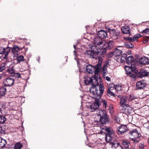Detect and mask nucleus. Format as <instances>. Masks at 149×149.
Here are the masks:
<instances>
[{
  "label": "nucleus",
  "instance_id": "nucleus-1",
  "mask_svg": "<svg viewBox=\"0 0 149 149\" xmlns=\"http://www.w3.org/2000/svg\"><path fill=\"white\" fill-rule=\"evenodd\" d=\"M108 96H112L116 98V97L120 99L119 104L120 106H123L124 105L129 104V102L132 101L135 99L137 98L138 97L136 96H134V94H131L126 95H117L115 94H107Z\"/></svg>",
  "mask_w": 149,
  "mask_h": 149
},
{
  "label": "nucleus",
  "instance_id": "nucleus-2",
  "mask_svg": "<svg viewBox=\"0 0 149 149\" xmlns=\"http://www.w3.org/2000/svg\"><path fill=\"white\" fill-rule=\"evenodd\" d=\"M102 61V59H100L99 60L98 63L97 64V66L95 71V76L91 77L92 85L98 86L99 84L98 81V80H99L100 81H101V79L100 78L99 73H100V70L101 68Z\"/></svg>",
  "mask_w": 149,
  "mask_h": 149
},
{
  "label": "nucleus",
  "instance_id": "nucleus-3",
  "mask_svg": "<svg viewBox=\"0 0 149 149\" xmlns=\"http://www.w3.org/2000/svg\"><path fill=\"white\" fill-rule=\"evenodd\" d=\"M91 49V50L86 52L85 54L88 57L92 58H95L97 54L100 53L101 51L100 48L95 45L92 46Z\"/></svg>",
  "mask_w": 149,
  "mask_h": 149
},
{
  "label": "nucleus",
  "instance_id": "nucleus-4",
  "mask_svg": "<svg viewBox=\"0 0 149 149\" xmlns=\"http://www.w3.org/2000/svg\"><path fill=\"white\" fill-rule=\"evenodd\" d=\"M93 96L95 97L94 98L95 100V102L93 103L90 105V108L91 109L93 110L91 111H93L98 109L100 105V102L101 97L102 94H100L97 95L98 94H93Z\"/></svg>",
  "mask_w": 149,
  "mask_h": 149
},
{
  "label": "nucleus",
  "instance_id": "nucleus-5",
  "mask_svg": "<svg viewBox=\"0 0 149 149\" xmlns=\"http://www.w3.org/2000/svg\"><path fill=\"white\" fill-rule=\"evenodd\" d=\"M105 137L106 141L109 143L113 140V138L115 136V132L110 127H106L105 128Z\"/></svg>",
  "mask_w": 149,
  "mask_h": 149
},
{
  "label": "nucleus",
  "instance_id": "nucleus-6",
  "mask_svg": "<svg viewBox=\"0 0 149 149\" xmlns=\"http://www.w3.org/2000/svg\"><path fill=\"white\" fill-rule=\"evenodd\" d=\"M98 115L100 117V121L102 124H106L108 121L109 116L104 110H100Z\"/></svg>",
  "mask_w": 149,
  "mask_h": 149
},
{
  "label": "nucleus",
  "instance_id": "nucleus-7",
  "mask_svg": "<svg viewBox=\"0 0 149 149\" xmlns=\"http://www.w3.org/2000/svg\"><path fill=\"white\" fill-rule=\"evenodd\" d=\"M129 130L126 125H121L120 126L117 128L116 132L118 135L123 134L125 132H128Z\"/></svg>",
  "mask_w": 149,
  "mask_h": 149
},
{
  "label": "nucleus",
  "instance_id": "nucleus-8",
  "mask_svg": "<svg viewBox=\"0 0 149 149\" xmlns=\"http://www.w3.org/2000/svg\"><path fill=\"white\" fill-rule=\"evenodd\" d=\"M111 56L113 55L114 56V59L117 62H119L121 60V55L122 54V51L117 49H115L114 51L111 54Z\"/></svg>",
  "mask_w": 149,
  "mask_h": 149
},
{
  "label": "nucleus",
  "instance_id": "nucleus-9",
  "mask_svg": "<svg viewBox=\"0 0 149 149\" xmlns=\"http://www.w3.org/2000/svg\"><path fill=\"white\" fill-rule=\"evenodd\" d=\"M120 32L114 29H112L110 31V35L113 39L118 38L119 37Z\"/></svg>",
  "mask_w": 149,
  "mask_h": 149
},
{
  "label": "nucleus",
  "instance_id": "nucleus-10",
  "mask_svg": "<svg viewBox=\"0 0 149 149\" xmlns=\"http://www.w3.org/2000/svg\"><path fill=\"white\" fill-rule=\"evenodd\" d=\"M114 42L112 41H110L107 43H105V44L103 46H101V48L102 49H105L107 48L108 47V48L109 49H110L113 48L114 46Z\"/></svg>",
  "mask_w": 149,
  "mask_h": 149
},
{
  "label": "nucleus",
  "instance_id": "nucleus-11",
  "mask_svg": "<svg viewBox=\"0 0 149 149\" xmlns=\"http://www.w3.org/2000/svg\"><path fill=\"white\" fill-rule=\"evenodd\" d=\"M14 83V80L13 78L10 77H8L6 78V83L4 84L5 86H12Z\"/></svg>",
  "mask_w": 149,
  "mask_h": 149
},
{
  "label": "nucleus",
  "instance_id": "nucleus-12",
  "mask_svg": "<svg viewBox=\"0 0 149 149\" xmlns=\"http://www.w3.org/2000/svg\"><path fill=\"white\" fill-rule=\"evenodd\" d=\"M86 70L88 73L90 74H93L94 72H95L96 68L97 66V65L96 66H92L90 65H86Z\"/></svg>",
  "mask_w": 149,
  "mask_h": 149
},
{
  "label": "nucleus",
  "instance_id": "nucleus-13",
  "mask_svg": "<svg viewBox=\"0 0 149 149\" xmlns=\"http://www.w3.org/2000/svg\"><path fill=\"white\" fill-rule=\"evenodd\" d=\"M131 67L126 65L125 66V70L126 71V73L128 76L133 78H135L136 77V75L134 74H133L131 72Z\"/></svg>",
  "mask_w": 149,
  "mask_h": 149
},
{
  "label": "nucleus",
  "instance_id": "nucleus-14",
  "mask_svg": "<svg viewBox=\"0 0 149 149\" xmlns=\"http://www.w3.org/2000/svg\"><path fill=\"white\" fill-rule=\"evenodd\" d=\"M140 64L143 65H148L149 64V58L144 56L141 58L139 60Z\"/></svg>",
  "mask_w": 149,
  "mask_h": 149
},
{
  "label": "nucleus",
  "instance_id": "nucleus-15",
  "mask_svg": "<svg viewBox=\"0 0 149 149\" xmlns=\"http://www.w3.org/2000/svg\"><path fill=\"white\" fill-rule=\"evenodd\" d=\"M97 35L98 37L102 39L106 38L107 36V32L106 31L102 30L98 31Z\"/></svg>",
  "mask_w": 149,
  "mask_h": 149
},
{
  "label": "nucleus",
  "instance_id": "nucleus-16",
  "mask_svg": "<svg viewBox=\"0 0 149 149\" xmlns=\"http://www.w3.org/2000/svg\"><path fill=\"white\" fill-rule=\"evenodd\" d=\"M129 134L130 135L133 136L135 139H137L140 136V134H139L138 131L136 129L130 130L129 132Z\"/></svg>",
  "mask_w": 149,
  "mask_h": 149
},
{
  "label": "nucleus",
  "instance_id": "nucleus-17",
  "mask_svg": "<svg viewBox=\"0 0 149 149\" xmlns=\"http://www.w3.org/2000/svg\"><path fill=\"white\" fill-rule=\"evenodd\" d=\"M102 40L99 37H97L95 38L94 41V44L96 45H104L105 44V42H102Z\"/></svg>",
  "mask_w": 149,
  "mask_h": 149
},
{
  "label": "nucleus",
  "instance_id": "nucleus-18",
  "mask_svg": "<svg viewBox=\"0 0 149 149\" xmlns=\"http://www.w3.org/2000/svg\"><path fill=\"white\" fill-rule=\"evenodd\" d=\"M146 84L143 81L138 82L136 84V87L138 89H141L146 86Z\"/></svg>",
  "mask_w": 149,
  "mask_h": 149
},
{
  "label": "nucleus",
  "instance_id": "nucleus-19",
  "mask_svg": "<svg viewBox=\"0 0 149 149\" xmlns=\"http://www.w3.org/2000/svg\"><path fill=\"white\" fill-rule=\"evenodd\" d=\"M142 36L140 34H137L134 35L133 37H128L127 38V40H129L130 42H133L135 40L139 38Z\"/></svg>",
  "mask_w": 149,
  "mask_h": 149
},
{
  "label": "nucleus",
  "instance_id": "nucleus-20",
  "mask_svg": "<svg viewBox=\"0 0 149 149\" xmlns=\"http://www.w3.org/2000/svg\"><path fill=\"white\" fill-rule=\"evenodd\" d=\"M24 47H19L17 45H14L12 47H11V51L13 54H15L20 50H22Z\"/></svg>",
  "mask_w": 149,
  "mask_h": 149
},
{
  "label": "nucleus",
  "instance_id": "nucleus-21",
  "mask_svg": "<svg viewBox=\"0 0 149 149\" xmlns=\"http://www.w3.org/2000/svg\"><path fill=\"white\" fill-rule=\"evenodd\" d=\"M11 49V47H7L6 48H5L4 54H3V55L4 56H3V58L4 59H7L8 58L7 56L10 52Z\"/></svg>",
  "mask_w": 149,
  "mask_h": 149
},
{
  "label": "nucleus",
  "instance_id": "nucleus-22",
  "mask_svg": "<svg viewBox=\"0 0 149 149\" xmlns=\"http://www.w3.org/2000/svg\"><path fill=\"white\" fill-rule=\"evenodd\" d=\"M122 32L124 34H129L130 33V28L127 26H123L121 28Z\"/></svg>",
  "mask_w": 149,
  "mask_h": 149
},
{
  "label": "nucleus",
  "instance_id": "nucleus-23",
  "mask_svg": "<svg viewBox=\"0 0 149 149\" xmlns=\"http://www.w3.org/2000/svg\"><path fill=\"white\" fill-rule=\"evenodd\" d=\"M111 144L112 146L113 147H114L115 148H116L118 147V146H120V147L123 149V147L122 146L120 145V143L117 141H113L112 142H111Z\"/></svg>",
  "mask_w": 149,
  "mask_h": 149
},
{
  "label": "nucleus",
  "instance_id": "nucleus-24",
  "mask_svg": "<svg viewBox=\"0 0 149 149\" xmlns=\"http://www.w3.org/2000/svg\"><path fill=\"white\" fill-rule=\"evenodd\" d=\"M139 74L141 77L149 76V72H147L145 69L141 70L139 72Z\"/></svg>",
  "mask_w": 149,
  "mask_h": 149
},
{
  "label": "nucleus",
  "instance_id": "nucleus-25",
  "mask_svg": "<svg viewBox=\"0 0 149 149\" xmlns=\"http://www.w3.org/2000/svg\"><path fill=\"white\" fill-rule=\"evenodd\" d=\"M97 86L92 85L91 87L90 88L89 91L91 93H97L98 90L97 88Z\"/></svg>",
  "mask_w": 149,
  "mask_h": 149
},
{
  "label": "nucleus",
  "instance_id": "nucleus-26",
  "mask_svg": "<svg viewBox=\"0 0 149 149\" xmlns=\"http://www.w3.org/2000/svg\"><path fill=\"white\" fill-rule=\"evenodd\" d=\"M6 143V140L0 137V148H4Z\"/></svg>",
  "mask_w": 149,
  "mask_h": 149
},
{
  "label": "nucleus",
  "instance_id": "nucleus-27",
  "mask_svg": "<svg viewBox=\"0 0 149 149\" xmlns=\"http://www.w3.org/2000/svg\"><path fill=\"white\" fill-rule=\"evenodd\" d=\"M84 79V83L86 85H88L91 83V77L87 76L85 77Z\"/></svg>",
  "mask_w": 149,
  "mask_h": 149
},
{
  "label": "nucleus",
  "instance_id": "nucleus-28",
  "mask_svg": "<svg viewBox=\"0 0 149 149\" xmlns=\"http://www.w3.org/2000/svg\"><path fill=\"white\" fill-rule=\"evenodd\" d=\"M113 86H114L115 90L117 92L123 90V87L121 85L118 84L116 85H113Z\"/></svg>",
  "mask_w": 149,
  "mask_h": 149
},
{
  "label": "nucleus",
  "instance_id": "nucleus-29",
  "mask_svg": "<svg viewBox=\"0 0 149 149\" xmlns=\"http://www.w3.org/2000/svg\"><path fill=\"white\" fill-rule=\"evenodd\" d=\"M134 58L132 56H129L127 58L126 63L128 64H131L133 62Z\"/></svg>",
  "mask_w": 149,
  "mask_h": 149
},
{
  "label": "nucleus",
  "instance_id": "nucleus-30",
  "mask_svg": "<svg viewBox=\"0 0 149 149\" xmlns=\"http://www.w3.org/2000/svg\"><path fill=\"white\" fill-rule=\"evenodd\" d=\"M23 146V145L20 142H18L15 144L14 148V149H21Z\"/></svg>",
  "mask_w": 149,
  "mask_h": 149
},
{
  "label": "nucleus",
  "instance_id": "nucleus-31",
  "mask_svg": "<svg viewBox=\"0 0 149 149\" xmlns=\"http://www.w3.org/2000/svg\"><path fill=\"white\" fill-rule=\"evenodd\" d=\"M122 144L124 146L125 149L129 148V144L130 143L128 141L124 140L122 142Z\"/></svg>",
  "mask_w": 149,
  "mask_h": 149
},
{
  "label": "nucleus",
  "instance_id": "nucleus-32",
  "mask_svg": "<svg viewBox=\"0 0 149 149\" xmlns=\"http://www.w3.org/2000/svg\"><path fill=\"white\" fill-rule=\"evenodd\" d=\"M6 120V118L5 116L0 114V124L5 123Z\"/></svg>",
  "mask_w": 149,
  "mask_h": 149
},
{
  "label": "nucleus",
  "instance_id": "nucleus-33",
  "mask_svg": "<svg viewBox=\"0 0 149 149\" xmlns=\"http://www.w3.org/2000/svg\"><path fill=\"white\" fill-rule=\"evenodd\" d=\"M127 55L126 54L124 53L122 54H121L120 58L121 59L120 61H119L118 62H123V61H124V59H126L127 60Z\"/></svg>",
  "mask_w": 149,
  "mask_h": 149
},
{
  "label": "nucleus",
  "instance_id": "nucleus-34",
  "mask_svg": "<svg viewBox=\"0 0 149 149\" xmlns=\"http://www.w3.org/2000/svg\"><path fill=\"white\" fill-rule=\"evenodd\" d=\"M10 97L11 98H15V100L18 101V103H20L22 97L21 96H17L16 95H14V96L11 97Z\"/></svg>",
  "mask_w": 149,
  "mask_h": 149
},
{
  "label": "nucleus",
  "instance_id": "nucleus-35",
  "mask_svg": "<svg viewBox=\"0 0 149 149\" xmlns=\"http://www.w3.org/2000/svg\"><path fill=\"white\" fill-rule=\"evenodd\" d=\"M100 102L102 104L103 107L106 109L107 106V101L105 100H102L101 98L100 102Z\"/></svg>",
  "mask_w": 149,
  "mask_h": 149
},
{
  "label": "nucleus",
  "instance_id": "nucleus-36",
  "mask_svg": "<svg viewBox=\"0 0 149 149\" xmlns=\"http://www.w3.org/2000/svg\"><path fill=\"white\" fill-rule=\"evenodd\" d=\"M125 46L126 47L129 48H133L134 46L130 42H127L125 43Z\"/></svg>",
  "mask_w": 149,
  "mask_h": 149
},
{
  "label": "nucleus",
  "instance_id": "nucleus-37",
  "mask_svg": "<svg viewBox=\"0 0 149 149\" xmlns=\"http://www.w3.org/2000/svg\"><path fill=\"white\" fill-rule=\"evenodd\" d=\"M6 72L11 74H13L15 72V70L13 69V66L10 68L7 69L6 70Z\"/></svg>",
  "mask_w": 149,
  "mask_h": 149
},
{
  "label": "nucleus",
  "instance_id": "nucleus-38",
  "mask_svg": "<svg viewBox=\"0 0 149 149\" xmlns=\"http://www.w3.org/2000/svg\"><path fill=\"white\" fill-rule=\"evenodd\" d=\"M16 60L18 62L22 61L24 60V57L22 55H20L17 57Z\"/></svg>",
  "mask_w": 149,
  "mask_h": 149
},
{
  "label": "nucleus",
  "instance_id": "nucleus-39",
  "mask_svg": "<svg viewBox=\"0 0 149 149\" xmlns=\"http://www.w3.org/2000/svg\"><path fill=\"white\" fill-rule=\"evenodd\" d=\"M113 90H115V89L114 86H111L109 87L108 89V91L107 93H113Z\"/></svg>",
  "mask_w": 149,
  "mask_h": 149
},
{
  "label": "nucleus",
  "instance_id": "nucleus-40",
  "mask_svg": "<svg viewBox=\"0 0 149 149\" xmlns=\"http://www.w3.org/2000/svg\"><path fill=\"white\" fill-rule=\"evenodd\" d=\"M107 73V68L105 66L102 67V73L103 76L105 75Z\"/></svg>",
  "mask_w": 149,
  "mask_h": 149
},
{
  "label": "nucleus",
  "instance_id": "nucleus-41",
  "mask_svg": "<svg viewBox=\"0 0 149 149\" xmlns=\"http://www.w3.org/2000/svg\"><path fill=\"white\" fill-rule=\"evenodd\" d=\"M99 86V90L100 91V93H103L104 91V86L102 85L101 84H100Z\"/></svg>",
  "mask_w": 149,
  "mask_h": 149
},
{
  "label": "nucleus",
  "instance_id": "nucleus-42",
  "mask_svg": "<svg viewBox=\"0 0 149 149\" xmlns=\"http://www.w3.org/2000/svg\"><path fill=\"white\" fill-rule=\"evenodd\" d=\"M6 88L5 86L0 88V93H6Z\"/></svg>",
  "mask_w": 149,
  "mask_h": 149
},
{
  "label": "nucleus",
  "instance_id": "nucleus-43",
  "mask_svg": "<svg viewBox=\"0 0 149 149\" xmlns=\"http://www.w3.org/2000/svg\"><path fill=\"white\" fill-rule=\"evenodd\" d=\"M131 71L135 74H137L139 72L136 68L135 67H133L132 65H131Z\"/></svg>",
  "mask_w": 149,
  "mask_h": 149
},
{
  "label": "nucleus",
  "instance_id": "nucleus-44",
  "mask_svg": "<svg viewBox=\"0 0 149 149\" xmlns=\"http://www.w3.org/2000/svg\"><path fill=\"white\" fill-rule=\"evenodd\" d=\"M121 107V108L120 109V111L121 112L124 113L125 112H126V110L125 109V105H124L123 106H120Z\"/></svg>",
  "mask_w": 149,
  "mask_h": 149
},
{
  "label": "nucleus",
  "instance_id": "nucleus-45",
  "mask_svg": "<svg viewBox=\"0 0 149 149\" xmlns=\"http://www.w3.org/2000/svg\"><path fill=\"white\" fill-rule=\"evenodd\" d=\"M13 76L16 78H19L21 77V74L18 72L15 73L13 74Z\"/></svg>",
  "mask_w": 149,
  "mask_h": 149
},
{
  "label": "nucleus",
  "instance_id": "nucleus-46",
  "mask_svg": "<svg viewBox=\"0 0 149 149\" xmlns=\"http://www.w3.org/2000/svg\"><path fill=\"white\" fill-rule=\"evenodd\" d=\"M125 106L126 107L125 108V109H126V112H125L124 113H126L129 112V108H130V106L128 104H126L125 105Z\"/></svg>",
  "mask_w": 149,
  "mask_h": 149
},
{
  "label": "nucleus",
  "instance_id": "nucleus-47",
  "mask_svg": "<svg viewBox=\"0 0 149 149\" xmlns=\"http://www.w3.org/2000/svg\"><path fill=\"white\" fill-rule=\"evenodd\" d=\"M0 66V72H2L3 70L5 69V67L4 64H1Z\"/></svg>",
  "mask_w": 149,
  "mask_h": 149
},
{
  "label": "nucleus",
  "instance_id": "nucleus-48",
  "mask_svg": "<svg viewBox=\"0 0 149 149\" xmlns=\"http://www.w3.org/2000/svg\"><path fill=\"white\" fill-rule=\"evenodd\" d=\"M5 48L2 47H0V54H4Z\"/></svg>",
  "mask_w": 149,
  "mask_h": 149
},
{
  "label": "nucleus",
  "instance_id": "nucleus-49",
  "mask_svg": "<svg viewBox=\"0 0 149 149\" xmlns=\"http://www.w3.org/2000/svg\"><path fill=\"white\" fill-rule=\"evenodd\" d=\"M142 32L143 33L146 34H149V29H145L143 30Z\"/></svg>",
  "mask_w": 149,
  "mask_h": 149
},
{
  "label": "nucleus",
  "instance_id": "nucleus-50",
  "mask_svg": "<svg viewBox=\"0 0 149 149\" xmlns=\"http://www.w3.org/2000/svg\"><path fill=\"white\" fill-rule=\"evenodd\" d=\"M25 97H22V98H21V100L20 103H24L25 102Z\"/></svg>",
  "mask_w": 149,
  "mask_h": 149
},
{
  "label": "nucleus",
  "instance_id": "nucleus-51",
  "mask_svg": "<svg viewBox=\"0 0 149 149\" xmlns=\"http://www.w3.org/2000/svg\"><path fill=\"white\" fill-rule=\"evenodd\" d=\"M144 146L142 144L140 143L139 146V149H143L144 148Z\"/></svg>",
  "mask_w": 149,
  "mask_h": 149
},
{
  "label": "nucleus",
  "instance_id": "nucleus-52",
  "mask_svg": "<svg viewBox=\"0 0 149 149\" xmlns=\"http://www.w3.org/2000/svg\"><path fill=\"white\" fill-rule=\"evenodd\" d=\"M106 80L108 81H110L111 80V79L109 77H107L106 78Z\"/></svg>",
  "mask_w": 149,
  "mask_h": 149
},
{
  "label": "nucleus",
  "instance_id": "nucleus-53",
  "mask_svg": "<svg viewBox=\"0 0 149 149\" xmlns=\"http://www.w3.org/2000/svg\"><path fill=\"white\" fill-rule=\"evenodd\" d=\"M3 132H4V131L2 130L1 127H0V134H1L3 133Z\"/></svg>",
  "mask_w": 149,
  "mask_h": 149
},
{
  "label": "nucleus",
  "instance_id": "nucleus-54",
  "mask_svg": "<svg viewBox=\"0 0 149 149\" xmlns=\"http://www.w3.org/2000/svg\"><path fill=\"white\" fill-rule=\"evenodd\" d=\"M127 54H128V55L130 54H131V52L130 51H128L127 52Z\"/></svg>",
  "mask_w": 149,
  "mask_h": 149
},
{
  "label": "nucleus",
  "instance_id": "nucleus-55",
  "mask_svg": "<svg viewBox=\"0 0 149 149\" xmlns=\"http://www.w3.org/2000/svg\"><path fill=\"white\" fill-rule=\"evenodd\" d=\"M136 139H135V140H134V141H133L134 143H138L139 142V141L138 140H137Z\"/></svg>",
  "mask_w": 149,
  "mask_h": 149
},
{
  "label": "nucleus",
  "instance_id": "nucleus-56",
  "mask_svg": "<svg viewBox=\"0 0 149 149\" xmlns=\"http://www.w3.org/2000/svg\"><path fill=\"white\" fill-rule=\"evenodd\" d=\"M6 94H0V97L1 96H3L5 95Z\"/></svg>",
  "mask_w": 149,
  "mask_h": 149
},
{
  "label": "nucleus",
  "instance_id": "nucleus-57",
  "mask_svg": "<svg viewBox=\"0 0 149 149\" xmlns=\"http://www.w3.org/2000/svg\"><path fill=\"white\" fill-rule=\"evenodd\" d=\"M146 91H147V92L149 93V87L148 88H146Z\"/></svg>",
  "mask_w": 149,
  "mask_h": 149
},
{
  "label": "nucleus",
  "instance_id": "nucleus-58",
  "mask_svg": "<svg viewBox=\"0 0 149 149\" xmlns=\"http://www.w3.org/2000/svg\"><path fill=\"white\" fill-rule=\"evenodd\" d=\"M130 139H131L132 141H134V140H135V138H130Z\"/></svg>",
  "mask_w": 149,
  "mask_h": 149
},
{
  "label": "nucleus",
  "instance_id": "nucleus-59",
  "mask_svg": "<svg viewBox=\"0 0 149 149\" xmlns=\"http://www.w3.org/2000/svg\"><path fill=\"white\" fill-rule=\"evenodd\" d=\"M14 95H14H14H10V96L9 97V98H10V97H13V96H14Z\"/></svg>",
  "mask_w": 149,
  "mask_h": 149
},
{
  "label": "nucleus",
  "instance_id": "nucleus-60",
  "mask_svg": "<svg viewBox=\"0 0 149 149\" xmlns=\"http://www.w3.org/2000/svg\"><path fill=\"white\" fill-rule=\"evenodd\" d=\"M73 47H74V48L75 49V48H76V45H73Z\"/></svg>",
  "mask_w": 149,
  "mask_h": 149
},
{
  "label": "nucleus",
  "instance_id": "nucleus-61",
  "mask_svg": "<svg viewBox=\"0 0 149 149\" xmlns=\"http://www.w3.org/2000/svg\"><path fill=\"white\" fill-rule=\"evenodd\" d=\"M2 111V109L1 108H0V112Z\"/></svg>",
  "mask_w": 149,
  "mask_h": 149
},
{
  "label": "nucleus",
  "instance_id": "nucleus-62",
  "mask_svg": "<svg viewBox=\"0 0 149 149\" xmlns=\"http://www.w3.org/2000/svg\"><path fill=\"white\" fill-rule=\"evenodd\" d=\"M148 143L149 144V137L148 138Z\"/></svg>",
  "mask_w": 149,
  "mask_h": 149
},
{
  "label": "nucleus",
  "instance_id": "nucleus-63",
  "mask_svg": "<svg viewBox=\"0 0 149 149\" xmlns=\"http://www.w3.org/2000/svg\"><path fill=\"white\" fill-rule=\"evenodd\" d=\"M147 129L149 131V126L147 127Z\"/></svg>",
  "mask_w": 149,
  "mask_h": 149
},
{
  "label": "nucleus",
  "instance_id": "nucleus-64",
  "mask_svg": "<svg viewBox=\"0 0 149 149\" xmlns=\"http://www.w3.org/2000/svg\"><path fill=\"white\" fill-rule=\"evenodd\" d=\"M130 149H134V147H132Z\"/></svg>",
  "mask_w": 149,
  "mask_h": 149
}]
</instances>
